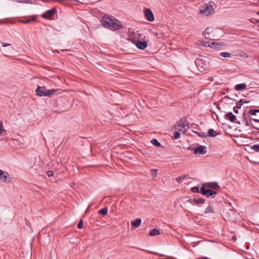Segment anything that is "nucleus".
Returning <instances> with one entry per match:
<instances>
[{
    "mask_svg": "<svg viewBox=\"0 0 259 259\" xmlns=\"http://www.w3.org/2000/svg\"><path fill=\"white\" fill-rule=\"evenodd\" d=\"M102 24L106 27L114 31L122 28L120 22L113 17L104 16L102 18Z\"/></svg>",
    "mask_w": 259,
    "mask_h": 259,
    "instance_id": "obj_1",
    "label": "nucleus"
},
{
    "mask_svg": "<svg viewBox=\"0 0 259 259\" xmlns=\"http://www.w3.org/2000/svg\"><path fill=\"white\" fill-rule=\"evenodd\" d=\"M58 90L57 89L47 90L46 88L44 86H37L35 92L36 95L39 97H46L54 94Z\"/></svg>",
    "mask_w": 259,
    "mask_h": 259,
    "instance_id": "obj_2",
    "label": "nucleus"
},
{
    "mask_svg": "<svg viewBox=\"0 0 259 259\" xmlns=\"http://www.w3.org/2000/svg\"><path fill=\"white\" fill-rule=\"evenodd\" d=\"M174 127L175 130L178 131L181 133L185 134L189 128L188 121L185 118H183L177 122Z\"/></svg>",
    "mask_w": 259,
    "mask_h": 259,
    "instance_id": "obj_3",
    "label": "nucleus"
},
{
    "mask_svg": "<svg viewBox=\"0 0 259 259\" xmlns=\"http://www.w3.org/2000/svg\"><path fill=\"white\" fill-rule=\"evenodd\" d=\"M240 217V214L237 211L231 208H229L228 211V220L234 223H236Z\"/></svg>",
    "mask_w": 259,
    "mask_h": 259,
    "instance_id": "obj_4",
    "label": "nucleus"
},
{
    "mask_svg": "<svg viewBox=\"0 0 259 259\" xmlns=\"http://www.w3.org/2000/svg\"><path fill=\"white\" fill-rule=\"evenodd\" d=\"M213 11V8L211 5H205L201 7L200 13L203 14L205 16L211 14Z\"/></svg>",
    "mask_w": 259,
    "mask_h": 259,
    "instance_id": "obj_5",
    "label": "nucleus"
},
{
    "mask_svg": "<svg viewBox=\"0 0 259 259\" xmlns=\"http://www.w3.org/2000/svg\"><path fill=\"white\" fill-rule=\"evenodd\" d=\"M11 177L6 171L0 169V182L9 183L11 181Z\"/></svg>",
    "mask_w": 259,
    "mask_h": 259,
    "instance_id": "obj_6",
    "label": "nucleus"
},
{
    "mask_svg": "<svg viewBox=\"0 0 259 259\" xmlns=\"http://www.w3.org/2000/svg\"><path fill=\"white\" fill-rule=\"evenodd\" d=\"M196 64L198 67V69L201 71L203 72L207 69L208 66L203 64V61L202 59H197L195 61Z\"/></svg>",
    "mask_w": 259,
    "mask_h": 259,
    "instance_id": "obj_7",
    "label": "nucleus"
},
{
    "mask_svg": "<svg viewBox=\"0 0 259 259\" xmlns=\"http://www.w3.org/2000/svg\"><path fill=\"white\" fill-rule=\"evenodd\" d=\"M144 15L147 20L150 22H153L154 20V15L150 9L145 8L144 9Z\"/></svg>",
    "mask_w": 259,
    "mask_h": 259,
    "instance_id": "obj_8",
    "label": "nucleus"
},
{
    "mask_svg": "<svg viewBox=\"0 0 259 259\" xmlns=\"http://www.w3.org/2000/svg\"><path fill=\"white\" fill-rule=\"evenodd\" d=\"M201 188H204V189H205L206 188H208L213 190H218L220 187L218 183L216 182H209L203 184Z\"/></svg>",
    "mask_w": 259,
    "mask_h": 259,
    "instance_id": "obj_9",
    "label": "nucleus"
},
{
    "mask_svg": "<svg viewBox=\"0 0 259 259\" xmlns=\"http://www.w3.org/2000/svg\"><path fill=\"white\" fill-rule=\"evenodd\" d=\"M57 12V10L56 9L53 8L50 10H48L45 13L42 14L41 15V17L45 18L48 19L52 16H54L55 14Z\"/></svg>",
    "mask_w": 259,
    "mask_h": 259,
    "instance_id": "obj_10",
    "label": "nucleus"
},
{
    "mask_svg": "<svg viewBox=\"0 0 259 259\" xmlns=\"http://www.w3.org/2000/svg\"><path fill=\"white\" fill-rule=\"evenodd\" d=\"M200 192L204 195H206L207 197L216 194V192L210 189L206 190L204 189V188H201Z\"/></svg>",
    "mask_w": 259,
    "mask_h": 259,
    "instance_id": "obj_11",
    "label": "nucleus"
},
{
    "mask_svg": "<svg viewBox=\"0 0 259 259\" xmlns=\"http://www.w3.org/2000/svg\"><path fill=\"white\" fill-rule=\"evenodd\" d=\"M136 45L138 49L144 50L147 47L148 44L146 41H138Z\"/></svg>",
    "mask_w": 259,
    "mask_h": 259,
    "instance_id": "obj_12",
    "label": "nucleus"
},
{
    "mask_svg": "<svg viewBox=\"0 0 259 259\" xmlns=\"http://www.w3.org/2000/svg\"><path fill=\"white\" fill-rule=\"evenodd\" d=\"M243 121L245 122V125L246 126L251 127L252 125L251 123V119L249 115H245V113H244Z\"/></svg>",
    "mask_w": 259,
    "mask_h": 259,
    "instance_id": "obj_13",
    "label": "nucleus"
},
{
    "mask_svg": "<svg viewBox=\"0 0 259 259\" xmlns=\"http://www.w3.org/2000/svg\"><path fill=\"white\" fill-rule=\"evenodd\" d=\"M225 46V44L218 42H212L211 43V48L216 50H220L222 47Z\"/></svg>",
    "mask_w": 259,
    "mask_h": 259,
    "instance_id": "obj_14",
    "label": "nucleus"
},
{
    "mask_svg": "<svg viewBox=\"0 0 259 259\" xmlns=\"http://www.w3.org/2000/svg\"><path fill=\"white\" fill-rule=\"evenodd\" d=\"M206 153L204 147L200 146L196 148L194 151V153L196 154H204Z\"/></svg>",
    "mask_w": 259,
    "mask_h": 259,
    "instance_id": "obj_15",
    "label": "nucleus"
},
{
    "mask_svg": "<svg viewBox=\"0 0 259 259\" xmlns=\"http://www.w3.org/2000/svg\"><path fill=\"white\" fill-rule=\"evenodd\" d=\"M36 15L31 16V17H30L29 19L27 20H22L21 21V22L24 24L29 23L31 22L34 21L36 19Z\"/></svg>",
    "mask_w": 259,
    "mask_h": 259,
    "instance_id": "obj_16",
    "label": "nucleus"
},
{
    "mask_svg": "<svg viewBox=\"0 0 259 259\" xmlns=\"http://www.w3.org/2000/svg\"><path fill=\"white\" fill-rule=\"evenodd\" d=\"M141 221L142 220L141 219H136L134 221H132L131 224L133 226L137 228L140 226V224L141 223Z\"/></svg>",
    "mask_w": 259,
    "mask_h": 259,
    "instance_id": "obj_17",
    "label": "nucleus"
},
{
    "mask_svg": "<svg viewBox=\"0 0 259 259\" xmlns=\"http://www.w3.org/2000/svg\"><path fill=\"white\" fill-rule=\"evenodd\" d=\"M212 29L210 27H207L205 29L204 31L203 32V35L206 38H208V36L212 32Z\"/></svg>",
    "mask_w": 259,
    "mask_h": 259,
    "instance_id": "obj_18",
    "label": "nucleus"
},
{
    "mask_svg": "<svg viewBox=\"0 0 259 259\" xmlns=\"http://www.w3.org/2000/svg\"><path fill=\"white\" fill-rule=\"evenodd\" d=\"M247 85L245 83L238 84L235 86V89L238 91H241L245 89Z\"/></svg>",
    "mask_w": 259,
    "mask_h": 259,
    "instance_id": "obj_19",
    "label": "nucleus"
},
{
    "mask_svg": "<svg viewBox=\"0 0 259 259\" xmlns=\"http://www.w3.org/2000/svg\"><path fill=\"white\" fill-rule=\"evenodd\" d=\"M159 234H160V231L156 228L151 230L149 233V235L150 236H154L158 235Z\"/></svg>",
    "mask_w": 259,
    "mask_h": 259,
    "instance_id": "obj_20",
    "label": "nucleus"
},
{
    "mask_svg": "<svg viewBox=\"0 0 259 259\" xmlns=\"http://www.w3.org/2000/svg\"><path fill=\"white\" fill-rule=\"evenodd\" d=\"M207 135V137H214L217 135L216 132L213 129L210 128L208 131Z\"/></svg>",
    "mask_w": 259,
    "mask_h": 259,
    "instance_id": "obj_21",
    "label": "nucleus"
},
{
    "mask_svg": "<svg viewBox=\"0 0 259 259\" xmlns=\"http://www.w3.org/2000/svg\"><path fill=\"white\" fill-rule=\"evenodd\" d=\"M228 119L231 122H235L236 117L232 112H228Z\"/></svg>",
    "mask_w": 259,
    "mask_h": 259,
    "instance_id": "obj_22",
    "label": "nucleus"
},
{
    "mask_svg": "<svg viewBox=\"0 0 259 259\" xmlns=\"http://www.w3.org/2000/svg\"><path fill=\"white\" fill-rule=\"evenodd\" d=\"M193 201H194V202L196 204H202V203H204L205 199L203 198H195V199H194Z\"/></svg>",
    "mask_w": 259,
    "mask_h": 259,
    "instance_id": "obj_23",
    "label": "nucleus"
},
{
    "mask_svg": "<svg viewBox=\"0 0 259 259\" xmlns=\"http://www.w3.org/2000/svg\"><path fill=\"white\" fill-rule=\"evenodd\" d=\"M214 209L212 206H208L204 211V213L207 214L208 213H214Z\"/></svg>",
    "mask_w": 259,
    "mask_h": 259,
    "instance_id": "obj_24",
    "label": "nucleus"
},
{
    "mask_svg": "<svg viewBox=\"0 0 259 259\" xmlns=\"http://www.w3.org/2000/svg\"><path fill=\"white\" fill-rule=\"evenodd\" d=\"M18 3H26V4H33L35 0H16Z\"/></svg>",
    "mask_w": 259,
    "mask_h": 259,
    "instance_id": "obj_25",
    "label": "nucleus"
},
{
    "mask_svg": "<svg viewBox=\"0 0 259 259\" xmlns=\"http://www.w3.org/2000/svg\"><path fill=\"white\" fill-rule=\"evenodd\" d=\"M6 134V131L4 128L3 123L0 122V136H4Z\"/></svg>",
    "mask_w": 259,
    "mask_h": 259,
    "instance_id": "obj_26",
    "label": "nucleus"
},
{
    "mask_svg": "<svg viewBox=\"0 0 259 259\" xmlns=\"http://www.w3.org/2000/svg\"><path fill=\"white\" fill-rule=\"evenodd\" d=\"M107 212H108V208L106 207L103 208L102 209H101V210H100L99 211V214H102L104 215H106L107 214Z\"/></svg>",
    "mask_w": 259,
    "mask_h": 259,
    "instance_id": "obj_27",
    "label": "nucleus"
},
{
    "mask_svg": "<svg viewBox=\"0 0 259 259\" xmlns=\"http://www.w3.org/2000/svg\"><path fill=\"white\" fill-rule=\"evenodd\" d=\"M257 113H259V109H250L248 111V114L251 115H255Z\"/></svg>",
    "mask_w": 259,
    "mask_h": 259,
    "instance_id": "obj_28",
    "label": "nucleus"
},
{
    "mask_svg": "<svg viewBox=\"0 0 259 259\" xmlns=\"http://www.w3.org/2000/svg\"><path fill=\"white\" fill-rule=\"evenodd\" d=\"M151 175L153 178H156L157 175V169H151Z\"/></svg>",
    "mask_w": 259,
    "mask_h": 259,
    "instance_id": "obj_29",
    "label": "nucleus"
},
{
    "mask_svg": "<svg viewBox=\"0 0 259 259\" xmlns=\"http://www.w3.org/2000/svg\"><path fill=\"white\" fill-rule=\"evenodd\" d=\"M235 56H238L244 57V58L248 57V56L246 54V53H245L244 52H240L238 53L237 54L235 55Z\"/></svg>",
    "mask_w": 259,
    "mask_h": 259,
    "instance_id": "obj_30",
    "label": "nucleus"
},
{
    "mask_svg": "<svg viewBox=\"0 0 259 259\" xmlns=\"http://www.w3.org/2000/svg\"><path fill=\"white\" fill-rule=\"evenodd\" d=\"M180 132H179L178 131H177L176 132H175L174 134H173V138L174 139H178L180 138Z\"/></svg>",
    "mask_w": 259,
    "mask_h": 259,
    "instance_id": "obj_31",
    "label": "nucleus"
},
{
    "mask_svg": "<svg viewBox=\"0 0 259 259\" xmlns=\"http://www.w3.org/2000/svg\"><path fill=\"white\" fill-rule=\"evenodd\" d=\"M151 142L152 144L156 146H160L161 145L160 143L155 139H152Z\"/></svg>",
    "mask_w": 259,
    "mask_h": 259,
    "instance_id": "obj_32",
    "label": "nucleus"
},
{
    "mask_svg": "<svg viewBox=\"0 0 259 259\" xmlns=\"http://www.w3.org/2000/svg\"><path fill=\"white\" fill-rule=\"evenodd\" d=\"M186 176H187L186 175H183V176H181L180 177H177L176 179V180L178 183H180L181 181L184 180L186 178Z\"/></svg>",
    "mask_w": 259,
    "mask_h": 259,
    "instance_id": "obj_33",
    "label": "nucleus"
},
{
    "mask_svg": "<svg viewBox=\"0 0 259 259\" xmlns=\"http://www.w3.org/2000/svg\"><path fill=\"white\" fill-rule=\"evenodd\" d=\"M211 43L209 41H204L202 42V45L205 47H211Z\"/></svg>",
    "mask_w": 259,
    "mask_h": 259,
    "instance_id": "obj_34",
    "label": "nucleus"
},
{
    "mask_svg": "<svg viewBox=\"0 0 259 259\" xmlns=\"http://www.w3.org/2000/svg\"><path fill=\"white\" fill-rule=\"evenodd\" d=\"M196 133L200 137L205 138L207 137V134H205L204 133L197 132Z\"/></svg>",
    "mask_w": 259,
    "mask_h": 259,
    "instance_id": "obj_35",
    "label": "nucleus"
},
{
    "mask_svg": "<svg viewBox=\"0 0 259 259\" xmlns=\"http://www.w3.org/2000/svg\"><path fill=\"white\" fill-rule=\"evenodd\" d=\"M191 190L194 193H198L199 192V188L198 187H194L191 189Z\"/></svg>",
    "mask_w": 259,
    "mask_h": 259,
    "instance_id": "obj_36",
    "label": "nucleus"
},
{
    "mask_svg": "<svg viewBox=\"0 0 259 259\" xmlns=\"http://www.w3.org/2000/svg\"><path fill=\"white\" fill-rule=\"evenodd\" d=\"M252 148L255 151H259V144L254 145Z\"/></svg>",
    "mask_w": 259,
    "mask_h": 259,
    "instance_id": "obj_37",
    "label": "nucleus"
},
{
    "mask_svg": "<svg viewBox=\"0 0 259 259\" xmlns=\"http://www.w3.org/2000/svg\"><path fill=\"white\" fill-rule=\"evenodd\" d=\"M54 175V172L53 170H49L47 172V175L49 177H53Z\"/></svg>",
    "mask_w": 259,
    "mask_h": 259,
    "instance_id": "obj_38",
    "label": "nucleus"
},
{
    "mask_svg": "<svg viewBox=\"0 0 259 259\" xmlns=\"http://www.w3.org/2000/svg\"><path fill=\"white\" fill-rule=\"evenodd\" d=\"M83 221L82 220H80L79 221V222L78 223V225H77V227L79 228V229H81L82 227H83Z\"/></svg>",
    "mask_w": 259,
    "mask_h": 259,
    "instance_id": "obj_39",
    "label": "nucleus"
},
{
    "mask_svg": "<svg viewBox=\"0 0 259 259\" xmlns=\"http://www.w3.org/2000/svg\"><path fill=\"white\" fill-rule=\"evenodd\" d=\"M220 55L223 57L226 58L227 57V52H222L220 54Z\"/></svg>",
    "mask_w": 259,
    "mask_h": 259,
    "instance_id": "obj_40",
    "label": "nucleus"
},
{
    "mask_svg": "<svg viewBox=\"0 0 259 259\" xmlns=\"http://www.w3.org/2000/svg\"><path fill=\"white\" fill-rule=\"evenodd\" d=\"M239 102H242L243 103H248L249 102V101H245L244 100H240Z\"/></svg>",
    "mask_w": 259,
    "mask_h": 259,
    "instance_id": "obj_41",
    "label": "nucleus"
},
{
    "mask_svg": "<svg viewBox=\"0 0 259 259\" xmlns=\"http://www.w3.org/2000/svg\"><path fill=\"white\" fill-rule=\"evenodd\" d=\"M232 239L233 240L234 242H235L236 241L237 238L234 235L232 237Z\"/></svg>",
    "mask_w": 259,
    "mask_h": 259,
    "instance_id": "obj_42",
    "label": "nucleus"
},
{
    "mask_svg": "<svg viewBox=\"0 0 259 259\" xmlns=\"http://www.w3.org/2000/svg\"><path fill=\"white\" fill-rule=\"evenodd\" d=\"M9 46H10V44H6V43L3 44V47H4Z\"/></svg>",
    "mask_w": 259,
    "mask_h": 259,
    "instance_id": "obj_43",
    "label": "nucleus"
},
{
    "mask_svg": "<svg viewBox=\"0 0 259 259\" xmlns=\"http://www.w3.org/2000/svg\"><path fill=\"white\" fill-rule=\"evenodd\" d=\"M254 121L258 122L259 123V119H252Z\"/></svg>",
    "mask_w": 259,
    "mask_h": 259,
    "instance_id": "obj_44",
    "label": "nucleus"
},
{
    "mask_svg": "<svg viewBox=\"0 0 259 259\" xmlns=\"http://www.w3.org/2000/svg\"><path fill=\"white\" fill-rule=\"evenodd\" d=\"M200 259H211V258H209L207 257H202V258H199Z\"/></svg>",
    "mask_w": 259,
    "mask_h": 259,
    "instance_id": "obj_45",
    "label": "nucleus"
},
{
    "mask_svg": "<svg viewBox=\"0 0 259 259\" xmlns=\"http://www.w3.org/2000/svg\"><path fill=\"white\" fill-rule=\"evenodd\" d=\"M200 259H211V258H209L207 257H202V258H199Z\"/></svg>",
    "mask_w": 259,
    "mask_h": 259,
    "instance_id": "obj_46",
    "label": "nucleus"
},
{
    "mask_svg": "<svg viewBox=\"0 0 259 259\" xmlns=\"http://www.w3.org/2000/svg\"><path fill=\"white\" fill-rule=\"evenodd\" d=\"M233 109H234V111L235 113H238V110H236V109H235V107L233 108Z\"/></svg>",
    "mask_w": 259,
    "mask_h": 259,
    "instance_id": "obj_47",
    "label": "nucleus"
},
{
    "mask_svg": "<svg viewBox=\"0 0 259 259\" xmlns=\"http://www.w3.org/2000/svg\"><path fill=\"white\" fill-rule=\"evenodd\" d=\"M231 54L228 53V58L231 57Z\"/></svg>",
    "mask_w": 259,
    "mask_h": 259,
    "instance_id": "obj_48",
    "label": "nucleus"
},
{
    "mask_svg": "<svg viewBox=\"0 0 259 259\" xmlns=\"http://www.w3.org/2000/svg\"><path fill=\"white\" fill-rule=\"evenodd\" d=\"M228 204H229L230 207H232V206H231V204L230 202H228Z\"/></svg>",
    "mask_w": 259,
    "mask_h": 259,
    "instance_id": "obj_49",
    "label": "nucleus"
},
{
    "mask_svg": "<svg viewBox=\"0 0 259 259\" xmlns=\"http://www.w3.org/2000/svg\"><path fill=\"white\" fill-rule=\"evenodd\" d=\"M257 2L259 3V0H257Z\"/></svg>",
    "mask_w": 259,
    "mask_h": 259,
    "instance_id": "obj_50",
    "label": "nucleus"
},
{
    "mask_svg": "<svg viewBox=\"0 0 259 259\" xmlns=\"http://www.w3.org/2000/svg\"><path fill=\"white\" fill-rule=\"evenodd\" d=\"M258 14L259 15V12H258Z\"/></svg>",
    "mask_w": 259,
    "mask_h": 259,
    "instance_id": "obj_51",
    "label": "nucleus"
},
{
    "mask_svg": "<svg viewBox=\"0 0 259 259\" xmlns=\"http://www.w3.org/2000/svg\"><path fill=\"white\" fill-rule=\"evenodd\" d=\"M258 226H259V225H257Z\"/></svg>",
    "mask_w": 259,
    "mask_h": 259,
    "instance_id": "obj_52",
    "label": "nucleus"
}]
</instances>
